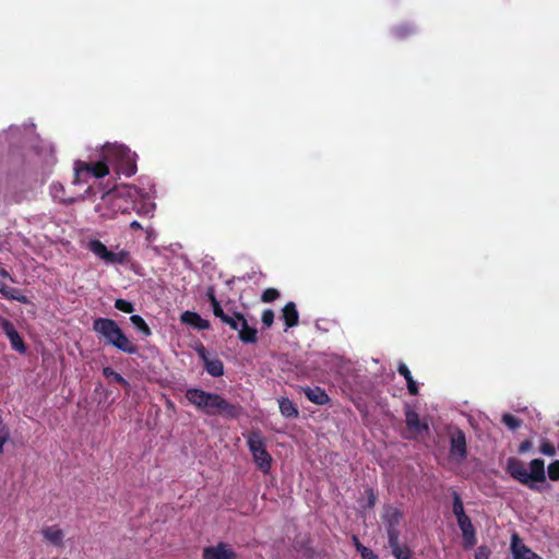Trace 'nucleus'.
Masks as SVG:
<instances>
[{"instance_id": "obj_1", "label": "nucleus", "mask_w": 559, "mask_h": 559, "mask_svg": "<svg viewBox=\"0 0 559 559\" xmlns=\"http://www.w3.org/2000/svg\"><path fill=\"white\" fill-rule=\"evenodd\" d=\"M188 402L207 416H222L236 419L240 416L241 406L230 403L218 393L207 392L198 388H189L185 394Z\"/></svg>"}, {"instance_id": "obj_2", "label": "nucleus", "mask_w": 559, "mask_h": 559, "mask_svg": "<svg viewBox=\"0 0 559 559\" xmlns=\"http://www.w3.org/2000/svg\"><path fill=\"white\" fill-rule=\"evenodd\" d=\"M93 331L99 338L104 340L106 345H110L128 355L139 353V346L129 338L119 324L112 319L96 318L93 321Z\"/></svg>"}, {"instance_id": "obj_3", "label": "nucleus", "mask_w": 559, "mask_h": 559, "mask_svg": "<svg viewBox=\"0 0 559 559\" xmlns=\"http://www.w3.org/2000/svg\"><path fill=\"white\" fill-rule=\"evenodd\" d=\"M227 311L221 310L215 317L230 330L238 332V338L243 344H255L258 342V330L250 326L243 313L233 310L226 305Z\"/></svg>"}, {"instance_id": "obj_4", "label": "nucleus", "mask_w": 559, "mask_h": 559, "mask_svg": "<svg viewBox=\"0 0 559 559\" xmlns=\"http://www.w3.org/2000/svg\"><path fill=\"white\" fill-rule=\"evenodd\" d=\"M247 444L252 454L257 467L269 474L272 467V456L266 450L265 439L260 430H252L247 436Z\"/></svg>"}, {"instance_id": "obj_5", "label": "nucleus", "mask_w": 559, "mask_h": 559, "mask_svg": "<svg viewBox=\"0 0 559 559\" xmlns=\"http://www.w3.org/2000/svg\"><path fill=\"white\" fill-rule=\"evenodd\" d=\"M74 183L86 182L88 177L103 178L109 174V167L106 162L97 163L76 162L74 167Z\"/></svg>"}, {"instance_id": "obj_6", "label": "nucleus", "mask_w": 559, "mask_h": 559, "mask_svg": "<svg viewBox=\"0 0 559 559\" xmlns=\"http://www.w3.org/2000/svg\"><path fill=\"white\" fill-rule=\"evenodd\" d=\"M403 519V512L394 506H385L382 513V521L385 526L388 543H395L400 539V524Z\"/></svg>"}, {"instance_id": "obj_7", "label": "nucleus", "mask_w": 559, "mask_h": 559, "mask_svg": "<svg viewBox=\"0 0 559 559\" xmlns=\"http://www.w3.org/2000/svg\"><path fill=\"white\" fill-rule=\"evenodd\" d=\"M450 456L459 462L467 456L466 437L460 428H455L450 432Z\"/></svg>"}, {"instance_id": "obj_8", "label": "nucleus", "mask_w": 559, "mask_h": 559, "mask_svg": "<svg viewBox=\"0 0 559 559\" xmlns=\"http://www.w3.org/2000/svg\"><path fill=\"white\" fill-rule=\"evenodd\" d=\"M197 354L204 362L205 371L212 377H222L224 374V364L217 357H210L206 348L200 344L197 348Z\"/></svg>"}, {"instance_id": "obj_9", "label": "nucleus", "mask_w": 559, "mask_h": 559, "mask_svg": "<svg viewBox=\"0 0 559 559\" xmlns=\"http://www.w3.org/2000/svg\"><path fill=\"white\" fill-rule=\"evenodd\" d=\"M0 326H1L2 331L4 332V334L7 335V337L9 338L12 348L20 354H25L27 350V347H26L24 341L22 340L21 335L14 328L13 323L10 320L1 317L0 318Z\"/></svg>"}, {"instance_id": "obj_10", "label": "nucleus", "mask_w": 559, "mask_h": 559, "mask_svg": "<svg viewBox=\"0 0 559 559\" xmlns=\"http://www.w3.org/2000/svg\"><path fill=\"white\" fill-rule=\"evenodd\" d=\"M203 559H237L236 551L227 543L219 542L215 546H207L202 551Z\"/></svg>"}, {"instance_id": "obj_11", "label": "nucleus", "mask_w": 559, "mask_h": 559, "mask_svg": "<svg viewBox=\"0 0 559 559\" xmlns=\"http://www.w3.org/2000/svg\"><path fill=\"white\" fill-rule=\"evenodd\" d=\"M506 469L512 478L530 488L528 471L524 462L515 457H509Z\"/></svg>"}, {"instance_id": "obj_12", "label": "nucleus", "mask_w": 559, "mask_h": 559, "mask_svg": "<svg viewBox=\"0 0 559 559\" xmlns=\"http://www.w3.org/2000/svg\"><path fill=\"white\" fill-rule=\"evenodd\" d=\"M405 423L407 429L414 435V438L423 435L424 432H428L429 426L428 423L421 420L416 411L407 407L405 411Z\"/></svg>"}, {"instance_id": "obj_13", "label": "nucleus", "mask_w": 559, "mask_h": 559, "mask_svg": "<svg viewBox=\"0 0 559 559\" xmlns=\"http://www.w3.org/2000/svg\"><path fill=\"white\" fill-rule=\"evenodd\" d=\"M510 548L513 559H543L539 555H537L525 544H523L520 536L516 533H514L511 537Z\"/></svg>"}, {"instance_id": "obj_14", "label": "nucleus", "mask_w": 559, "mask_h": 559, "mask_svg": "<svg viewBox=\"0 0 559 559\" xmlns=\"http://www.w3.org/2000/svg\"><path fill=\"white\" fill-rule=\"evenodd\" d=\"M530 489L537 490L535 483L546 481L545 462L542 459H534L530 462L528 472Z\"/></svg>"}, {"instance_id": "obj_15", "label": "nucleus", "mask_w": 559, "mask_h": 559, "mask_svg": "<svg viewBox=\"0 0 559 559\" xmlns=\"http://www.w3.org/2000/svg\"><path fill=\"white\" fill-rule=\"evenodd\" d=\"M460 530L462 531L463 546L465 549H471L476 545V533L471 519H464L457 522Z\"/></svg>"}, {"instance_id": "obj_16", "label": "nucleus", "mask_w": 559, "mask_h": 559, "mask_svg": "<svg viewBox=\"0 0 559 559\" xmlns=\"http://www.w3.org/2000/svg\"><path fill=\"white\" fill-rule=\"evenodd\" d=\"M180 320L182 323L191 325L199 331L209 330L211 328L210 322L194 311L187 310L182 312Z\"/></svg>"}, {"instance_id": "obj_17", "label": "nucleus", "mask_w": 559, "mask_h": 559, "mask_svg": "<svg viewBox=\"0 0 559 559\" xmlns=\"http://www.w3.org/2000/svg\"><path fill=\"white\" fill-rule=\"evenodd\" d=\"M302 392L306 395V397L316 405H326L331 401L325 390H323L320 386L302 388Z\"/></svg>"}, {"instance_id": "obj_18", "label": "nucleus", "mask_w": 559, "mask_h": 559, "mask_svg": "<svg viewBox=\"0 0 559 559\" xmlns=\"http://www.w3.org/2000/svg\"><path fill=\"white\" fill-rule=\"evenodd\" d=\"M282 319L285 323V331L298 325L299 313L294 301H289L284 306L282 309Z\"/></svg>"}, {"instance_id": "obj_19", "label": "nucleus", "mask_w": 559, "mask_h": 559, "mask_svg": "<svg viewBox=\"0 0 559 559\" xmlns=\"http://www.w3.org/2000/svg\"><path fill=\"white\" fill-rule=\"evenodd\" d=\"M44 538L57 547L63 546L64 534L57 525L46 526L41 530Z\"/></svg>"}, {"instance_id": "obj_20", "label": "nucleus", "mask_w": 559, "mask_h": 559, "mask_svg": "<svg viewBox=\"0 0 559 559\" xmlns=\"http://www.w3.org/2000/svg\"><path fill=\"white\" fill-rule=\"evenodd\" d=\"M397 371L406 380L408 393L411 395H417L419 393L418 385L414 380L408 367L404 362H400Z\"/></svg>"}, {"instance_id": "obj_21", "label": "nucleus", "mask_w": 559, "mask_h": 559, "mask_svg": "<svg viewBox=\"0 0 559 559\" xmlns=\"http://www.w3.org/2000/svg\"><path fill=\"white\" fill-rule=\"evenodd\" d=\"M86 248L93 252L96 257H98L100 260H103L105 263H107V260L110 254V250L107 249V247L98 239H91L87 242Z\"/></svg>"}, {"instance_id": "obj_22", "label": "nucleus", "mask_w": 559, "mask_h": 559, "mask_svg": "<svg viewBox=\"0 0 559 559\" xmlns=\"http://www.w3.org/2000/svg\"><path fill=\"white\" fill-rule=\"evenodd\" d=\"M278 407L281 414L286 418H297L299 416V411L296 404L288 397L280 399Z\"/></svg>"}, {"instance_id": "obj_23", "label": "nucleus", "mask_w": 559, "mask_h": 559, "mask_svg": "<svg viewBox=\"0 0 559 559\" xmlns=\"http://www.w3.org/2000/svg\"><path fill=\"white\" fill-rule=\"evenodd\" d=\"M389 547L392 550V555L396 559H411L412 558V554H413L412 550L407 546L402 547L400 545V539H396L395 543L389 542Z\"/></svg>"}, {"instance_id": "obj_24", "label": "nucleus", "mask_w": 559, "mask_h": 559, "mask_svg": "<svg viewBox=\"0 0 559 559\" xmlns=\"http://www.w3.org/2000/svg\"><path fill=\"white\" fill-rule=\"evenodd\" d=\"M103 376L117 384L123 386L124 389H130V383L117 371H115L111 367L103 368Z\"/></svg>"}, {"instance_id": "obj_25", "label": "nucleus", "mask_w": 559, "mask_h": 559, "mask_svg": "<svg viewBox=\"0 0 559 559\" xmlns=\"http://www.w3.org/2000/svg\"><path fill=\"white\" fill-rule=\"evenodd\" d=\"M452 497H453V507H452V509H453L454 515L456 516L457 522L462 521L464 519H469L466 515L465 511H464L463 501H462L461 496L459 495V492L453 491Z\"/></svg>"}, {"instance_id": "obj_26", "label": "nucleus", "mask_w": 559, "mask_h": 559, "mask_svg": "<svg viewBox=\"0 0 559 559\" xmlns=\"http://www.w3.org/2000/svg\"><path fill=\"white\" fill-rule=\"evenodd\" d=\"M130 261V252L120 250L118 252L110 251L107 264L124 265Z\"/></svg>"}, {"instance_id": "obj_27", "label": "nucleus", "mask_w": 559, "mask_h": 559, "mask_svg": "<svg viewBox=\"0 0 559 559\" xmlns=\"http://www.w3.org/2000/svg\"><path fill=\"white\" fill-rule=\"evenodd\" d=\"M130 322L139 332H141L144 336H150L152 331L145 320L139 314H132L130 317Z\"/></svg>"}, {"instance_id": "obj_28", "label": "nucleus", "mask_w": 559, "mask_h": 559, "mask_svg": "<svg viewBox=\"0 0 559 559\" xmlns=\"http://www.w3.org/2000/svg\"><path fill=\"white\" fill-rule=\"evenodd\" d=\"M205 296L211 305L213 314L216 316L221 310L224 308L222 307L221 302L216 298V292L213 286H209L205 292Z\"/></svg>"}, {"instance_id": "obj_29", "label": "nucleus", "mask_w": 559, "mask_h": 559, "mask_svg": "<svg viewBox=\"0 0 559 559\" xmlns=\"http://www.w3.org/2000/svg\"><path fill=\"white\" fill-rule=\"evenodd\" d=\"M501 421L510 429V430H516L521 427L522 420L515 417L512 414H504L502 416Z\"/></svg>"}, {"instance_id": "obj_30", "label": "nucleus", "mask_w": 559, "mask_h": 559, "mask_svg": "<svg viewBox=\"0 0 559 559\" xmlns=\"http://www.w3.org/2000/svg\"><path fill=\"white\" fill-rule=\"evenodd\" d=\"M115 308L124 313H132L134 311L133 304L122 298L116 299Z\"/></svg>"}, {"instance_id": "obj_31", "label": "nucleus", "mask_w": 559, "mask_h": 559, "mask_svg": "<svg viewBox=\"0 0 559 559\" xmlns=\"http://www.w3.org/2000/svg\"><path fill=\"white\" fill-rule=\"evenodd\" d=\"M280 298V292L276 288H266L262 295L261 300L263 302H272Z\"/></svg>"}, {"instance_id": "obj_32", "label": "nucleus", "mask_w": 559, "mask_h": 559, "mask_svg": "<svg viewBox=\"0 0 559 559\" xmlns=\"http://www.w3.org/2000/svg\"><path fill=\"white\" fill-rule=\"evenodd\" d=\"M8 300H16L21 304L27 305L29 304V299L23 295L19 289L12 288L7 298Z\"/></svg>"}, {"instance_id": "obj_33", "label": "nucleus", "mask_w": 559, "mask_h": 559, "mask_svg": "<svg viewBox=\"0 0 559 559\" xmlns=\"http://www.w3.org/2000/svg\"><path fill=\"white\" fill-rule=\"evenodd\" d=\"M413 33H414V28L407 24L400 25V26L395 27V29H394V35L401 39L407 37L408 35H411Z\"/></svg>"}, {"instance_id": "obj_34", "label": "nucleus", "mask_w": 559, "mask_h": 559, "mask_svg": "<svg viewBox=\"0 0 559 559\" xmlns=\"http://www.w3.org/2000/svg\"><path fill=\"white\" fill-rule=\"evenodd\" d=\"M59 192H63V187L61 185H52V195L55 199H58L60 202L64 204H72L74 202V199H64L63 197L59 195Z\"/></svg>"}, {"instance_id": "obj_35", "label": "nucleus", "mask_w": 559, "mask_h": 559, "mask_svg": "<svg viewBox=\"0 0 559 559\" xmlns=\"http://www.w3.org/2000/svg\"><path fill=\"white\" fill-rule=\"evenodd\" d=\"M539 451L548 456H554L556 454L555 445L548 440H544L540 443Z\"/></svg>"}, {"instance_id": "obj_36", "label": "nucleus", "mask_w": 559, "mask_h": 559, "mask_svg": "<svg viewBox=\"0 0 559 559\" xmlns=\"http://www.w3.org/2000/svg\"><path fill=\"white\" fill-rule=\"evenodd\" d=\"M547 473H548V477L551 480H559V460L554 461L552 463H550L548 465Z\"/></svg>"}, {"instance_id": "obj_37", "label": "nucleus", "mask_w": 559, "mask_h": 559, "mask_svg": "<svg viewBox=\"0 0 559 559\" xmlns=\"http://www.w3.org/2000/svg\"><path fill=\"white\" fill-rule=\"evenodd\" d=\"M261 321H262V323L266 328H270L273 324V322H274V312H273V310L272 309H265L262 312Z\"/></svg>"}, {"instance_id": "obj_38", "label": "nucleus", "mask_w": 559, "mask_h": 559, "mask_svg": "<svg viewBox=\"0 0 559 559\" xmlns=\"http://www.w3.org/2000/svg\"><path fill=\"white\" fill-rule=\"evenodd\" d=\"M491 550L488 546H479L475 552V559H489Z\"/></svg>"}, {"instance_id": "obj_39", "label": "nucleus", "mask_w": 559, "mask_h": 559, "mask_svg": "<svg viewBox=\"0 0 559 559\" xmlns=\"http://www.w3.org/2000/svg\"><path fill=\"white\" fill-rule=\"evenodd\" d=\"M353 542H354V545H355V547H356V550L360 554V556H361V557H362V556H365V554H368L369 548H368V547H366V546H364V545L359 542V539L357 538V536H355V535L353 536Z\"/></svg>"}, {"instance_id": "obj_40", "label": "nucleus", "mask_w": 559, "mask_h": 559, "mask_svg": "<svg viewBox=\"0 0 559 559\" xmlns=\"http://www.w3.org/2000/svg\"><path fill=\"white\" fill-rule=\"evenodd\" d=\"M533 447V443L531 440H524L523 442H521V444L519 445V449H518V452L520 454H524L526 453L527 451H530Z\"/></svg>"}, {"instance_id": "obj_41", "label": "nucleus", "mask_w": 559, "mask_h": 559, "mask_svg": "<svg viewBox=\"0 0 559 559\" xmlns=\"http://www.w3.org/2000/svg\"><path fill=\"white\" fill-rule=\"evenodd\" d=\"M115 151H117L118 153H122L123 148L122 147L121 148L106 147V150L104 151V156L107 158Z\"/></svg>"}, {"instance_id": "obj_42", "label": "nucleus", "mask_w": 559, "mask_h": 559, "mask_svg": "<svg viewBox=\"0 0 559 559\" xmlns=\"http://www.w3.org/2000/svg\"><path fill=\"white\" fill-rule=\"evenodd\" d=\"M11 289L12 288L8 287L7 285H1L0 286V294L3 296V298L7 299Z\"/></svg>"}, {"instance_id": "obj_43", "label": "nucleus", "mask_w": 559, "mask_h": 559, "mask_svg": "<svg viewBox=\"0 0 559 559\" xmlns=\"http://www.w3.org/2000/svg\"><path fill=\"white\" fill-rule=\"evenodd\" d=\"M361 559H379L376 554L371 549L368 550V554L361 557Z\"/></svg>"}, {"instance_id": "obj_44", "label": "nucleus", "mask_w": 559, "mask_h": 559, "mask_svg": "<svg viewBox=\"0 0 559 559\" xmlns=\"http://www.w3.org/2000/svg\"><path fill=\"white\" fill-rule=\"evenodd\" d=\"M130 228L133 230L142 229V225L138 221H133L130 223Z\"/></svg>"}, {"instance_id": "obj_45", "label": "nucleus", "mask_w": 559, "mask_h": 559, "mask_svg": "<svg viewBox=\"0 0 559 559\" xmlns=\"http://www.w3.org/2000/svg\"><path fill=\"white\" fill-rule=\"evenodd\" d=\"M0 276L4 278H10L12 282H14L10 273L3 267L0 269Z\"/></svg>"}, {"instance_id": "obj_46", "label": "nucleus", "mask_w": 559, "mask_h": 559, "mask_svg": "<svg viewBox=\"0 0 559 559\" xmlns=\"http://www.w3.org/2000/svg\"><path fill=\"white\" fill-rule=\"evenodd\" d=\"M135 169H136L135 164H132V165L129 167V169L126 171V174H127L128 176H131V175H133V174L135 173Z\"/></svg>"}, {"instance_id": "obj_47", "label": "nucleus", "mask_w": 559, "mask_h": 559, "mask_svg": "<svg viewBox=\"0 0 559 559\" xmlns=\"http://www.w3.org/2000/svg\"><path fill=\"white\" fill-rule=\"evenodd\" d=\"M374 500H376V498H374L373 493L371 492V493H370V498H369V504H370V506H373Z\"/></svg>"}, {"instance_id": "obj_48", "label": "nucleus", "mask_w": 559, "mask_h": 559, "mask_svg": "<svg viewBox=\"0 0 559 559\" xmlns=\"http://www.w3.org/2000/svg\"><path fill=\"white\" fill-rule=\"evenodd\" d=\"M131 209H133V205L132 206H126V207L121 209V212L122 213H129Z\"/></svg>"}]
</instances>
